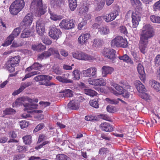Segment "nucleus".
Here are the masks:
<instances>
[{
  "label": "nucleus",
  "mask_w": 160,
  "mask_h": 160,
  "mask_svg": "<svg viewBox=\"0 0 160 160\" xmlns=\"http://www.w3.org/2000/svg\"><path fill=\"white\" fill-rule=\"evenodd\" d=\"M153 32L152 27L150 24H146L143 27L142 31L140 35L139 43V50L143 54L146 53L148 39L153 36Z\"/></svg>",
  "instance_id": "1"
},
{
  "label": "nucleus",
  "mask_w": 160,
  "mask_h": 160,
  "mask_svg": "<svg viewBox=\"0 0 160 160\" xmlns=\"http://www.w3.org/2000/svg\"><path fill=\"white\" fill-rule=\"evenodd\" d=\"M111 45L113 48H126L128 46V42L126 39L124 38L121 36H118L111 40Z\"/></svg>",
  "instance_id": "2"
},
{
  "label": "nucleus",
  "mask_w": 160,
  "mask_h": 160,
  "mask_svg": "<svg viewBox=\"0 0 160 160\" xmlns=\"http://www.w3.org/2000/svg\"><path fill=\"white\" fill-rule=\"evenodd\" d=\"M20 57L17 56L9 58L7 63V69L10 72H13L15 71V67L19 63Z\"/></svg>",
  "instance_id": "3"
},
{
  "label": "nucleus",
  "mask_w": 160,
  "mask_h": 160,
  "mask_svg": "<svg viewBox=\"0 0 160 160\" xmlns=\"http://www.w3.org/2000/svg\"><path fill=\"white\" fill-rule=\"evenodd\" d=\"M52 77L49 75H38L35 77L33 80L36 82L43 81L40 82L39 84L40 85H44L46 86H51L53 84L52 83H49L48 81L51 80Z\"/></svg>",
  "instance_id": "4"
},
{
  "label": "nucleus",
  "mask_w": 160,
  "mask_h": 160,
  "mask_svg": "<svg viewBox=\"0 0 160 160\" xmlns=\"http://www.w3.org/2000/svg\"><path fill=\"white\" fill-rule=\"evenodd\" d=\"M31 8L38 10V13L40 15L44 14L46 12V7L42 6V0H33L31 4Z\"/></svg>",
  "instance_id": "5"
},
{
  "label": "nucleus",
  "mask_w": 160,
  "mask_h": 160,
  "mask_svg": "<svg viewBox=\"0 0 160 160\" xmlns=\"http://www.w3.org/2000/svg\"><path fill=\"white\" fill-rule=\"evenodd\" d=\"M72 55L74 58L79 60L89 61L94 59L93 57L81 52L72 53Z\"/></svg>",
  "instance_id": "6"
},
{
  "label": "nucleus",
  "mask_w": 160,
  "mask_h": 160,
  "mask_svg": "<svg viewBox=\"0 0 160 160\" xmlns=\"http://www.w3.org/2000/svg\"><path fill=\"white\" fill-rule=\"evenodd\" d=\"M33 18V14L32 13H28L24 18L21 23L22 28L26 29L29 27L32 23Z\"/></svg>",
  "instance_id": "7"
},
{
  "label": "nucleus",
  "mask_w": 160,
  "mask_h": 160,
  "mask_svg": "<svg viewBox=\"0 0 160 160\" xmlns=\"http://www.w3.org/2000/svg\"><path fill=\"white\" fill-rule=\"evenodd\" d=\"M102 53L105 57L112 61H114L116 58V52L112 49H104Z\"/></svg>",
  "instance_id": "8"
},
{
  "label": "nucleus",
  "mask_w": 160,
  "mask_h": 160,
  "mask_svg": "<svg viewBox=\"0 0 160 160\" xmlns=\"http://www.w3.org/2000/svg\"><path fill=\"white\" fill-rule=\"evenodd\" d=\"M74 22L72 20L63 19L59 23V26L61 28L65 30H69L75 27Z\"/></svg>",
  "instance_id": "9"
},
{
  "label": "nucleus",
  "mask_w": 160,
  "mask_h": 160,
  "mask_svg": "<svg viewBox=\"0 0 160 160\" xmlns=\"http://www.w3.org/2000/svg\"><path fill=\"white\" fill-rule=\"evenodd\" d=\"M120 10L119 9L111 12L109 14L103 16V19L107 22H108L114 20L117 16L119 15Z\"/></svg>",
  "instance_id": "10"
},
{
  "label": "nucleus",
  "mask_w": 160,
  "mask_h": 160,
  "mask_svg": "<svg viewBox=\"0 0 160 160\" xmlns=\"http://www.w3.org/2000/svg\"><path fill=\"white\" fill-rule=\"evenodd\" d=\"M49 36L54 39H58L62 35V32L60 29L55 27L51 28L49 32Z\"/></svg>",
  "instance_id": "11"
},
{
  "label": "nucleus",
  "mask_w": 160,
  "mask_h": 160,
  "mask_svg": "<svg viewBox=\"0 0 160 160\" xmlns=\"http://www.w3.org/2000/svg\"><path fill=\"white\" fill-rule=\"evenodd\" d=\"M83 74L85 77H96L97 75V69L94 67H91L83 71Z\"/></svg>",
  "instance_id": "12"
},
{
  "label": "nucleus",
  "mask_w": 160,
  "mask_h": 160,
  "mask_svg": "<svg viewBox=\"0 0 160 160\" xmlns=\"http://www.w3.org/2000/svg\"><path fill=\"white\" fill-rule=\"evenodd\" d=\"M132 27L136 28L138 25L139 22L140 20V13L137 11L132 12Z\"/></svg>",
  "instance_id": "13"
},
{
  "label": "nucleus",
  "mask_w": 160,
  "mask_h": 160,
  "mask_svg": "<svg viewBox=\"0 0 160 160\" xmlns=\"http://www.w3.org/2000/svg\"><path fill=\"white\" fill-rule=\"evenodd\" d=\"M36 30L37 33L41 36H42L44 33V24L42 21L39 20L36 22Z\"/></svg>",
  "instance_id": "14"
},
{
  "label": "nucleus",
  "mask_w": 160,
  "mask_h": 160,
  "mask_svg": "<svg viewBox=\"0 0 160 160\" xmlns=\"http://www.w3.org/2000/svg\"><path fill=\"white\" fill-rule=\"evenodd\" d=\"M69 74L67 73L63 74L62 76H57L56 78L59 82L62 83H72L73 81L70 79H68Z\"/></svg>",
  "instance_id": "15"
},
{
  "label": "nucleus",
  "mask_w": 160,
  "mask_h": 160,
  "mask_svg": "<svg viewBox=\"0 0 160 160\" xmlns=\"http://www.w3.org/2000/svg\"><path fill=\"white\" fill-rule=\"evenodd\" d=\"M103 77H106L108 74H111L113 71V68L108 66H103L101 69Z\"/></svg>",
  "instance_id": "16"
},
{
  "label": "nucleus",
  "mask_w": 160,
  "mask_h": 160,
  "mask_svg": "<svg viewBox=\"0 0 160 160\" xmlns=\"http://www.w3.org/2000/svg\"><path fill=\"white\" fill-rule=\"evenodd\" d=\"M137 68L138 71L140 75L139 77L141 80L144 82L145 80V74L143 66L139 63L138 64Z\"/></svg>",
  "instance_id": "17"
},
{
  "label": "nucleus",
  "mask_w": 160,
  "mask_h": 160,
  "mask_svg": "<svg viewBox=\"0 0 160 160\" xmlns=\"http://www.w3.org/2000/svg\"><path fill=\"white\" fill-rule=\"evenodd\" d=\"M52 48H50L48 51H44L41 54L38 55V59L42 60L49 58L52 55Z\"/></svg>",
  "instance_id": "18"
},
{
  "label": "nucleus",
  "mask_w": 160,
  "mask_h": 160,
  "mask_svg": "<svg viewBox=\"0 0 160 160\" xmlns=\"http://www.w3.org/2000/svg\"><path fill=\"white\" fill-rule=\"evenodd\" d=\"M32 84V82H25L23 83H22L19 88L13 92L12 93V95H18L21 92H22L26 88L31 86Z\"/></svg>",
  "instance_id": "19"
},
{
  "label": "nucleus",
  "mask_w": 160,
  "mask_h": 160,
  "mask_svg": "<svg viewBox=\"0 0 160 160\" xmlns=\"http://www.w3.org/2000/svg\"><path fill=\"white\" fill-rule=\"evenodd\" d=\"M134 84L138 91L140 93L146 92L147 90L145 86L139 81H136L134 82Z\"/></svg>",
  "instance_id": "20"
},
{
  "label": "nucleus",
  "mask_w": 160,
  "mask_h": 160,
  "mask_svg": "<svg viewBox=\"0 0 160 160\" xmlns=\"http://www.w3.org/2000/svg\"><path fill=\"white\" fill-rule=\"evenodd\" d=\"M100 127L102 131L107 132H111L113 130L112 126L108 122L102 123L100 125Z\"/></svg>",
  "instance_id": "21"
},
{
  "label": "nucleus",
  "mask_w": 160,
  "mask_h": 160,
  "mask_svg": "<svg viewBox=\"0 0 160 160\" xmlns=\"http://www.w3.org/2000/svg\"><path fill=\"white\" fill-rule=\"evenodd\" d=\"M12 4L14 5V7L18 8L21 11L25 6L24 0H15Z\"/></svg>",
  "instance_id": "22"
},
{
  "label": "nucleus",
  "mask_w": 160,
  "mask_h": 160,
  "mask_svg": "<svg viewBox=\"0 0 160 160\" xmlns=\"http://www.w3.org/2000/svg\"><path fill=\"white\" fill-rule=\"evenodd\" d=\"M68 108L70 110H76L79 108L78 102L74 100L71 101L68 103Z\"/></svg>",
  "instance_id": "23"
},
{
  "label": "nucleus",
  "mask_w": 160,
  "mask_h": 160,
  "mask_svg": "<svg viewBox=\"0 0 160 160\" xmlns=\"http://www.w3.org/2000/svg\"><path fill=\"white\" fill-rule=\"evenodd\" d=\"M118 58L120 60H122L123 62L130 64H133V62L131 58L126 54H124L122 56L118 57Z\"/></svg>",
  "instance_id": "24"
},
{
  "label": "nucleus",
  "mask_w": 160,
  "mask_h": 160,
  "mask_svg": "<svg viewBox=\"0 0 160 160\" xmlns=\"http://www.w3.org/2000/svg\"><path fill=\"white\" fill-rule=\"evenodd\" d=\"M50 3L53 7H60L63 5V0H50Z\"/></svg>",
  "instance_id": "25"
},
{
  "label": "nucleus",
  "mask_w": 160,
  "mask_h": 160,
  "mask_svg": "<svg viewBox=\"0 0 160 160\" xmlns=\"http://www.w3.org/2000/svg\"><path fill=\"white\" fill-rule=\"evenodd\" d=\"M32 48L33 50L40 52L45 50L46 47V46L43 45L41 43H39L37 45H32Z\"/></svg>",
  "instance_id": "26"
},
{
  "label": "nucleus",
  "mask_w": 160,
  "mask_h": 160,
  "mask_svg": "<svg viewBox=\"0 0 160 160\" xmlns=\"http://www.w3.org/2000/svg\"><path fill=\"white\" fill-rule=\"evenodd\" d=\"M98 31L101 34L106 35L108 33L109 29L106 26H103L98 28Z\"/></svg>",
  "instance_id": "27"
},
{
  "label": "nucleus",
  "mask_w": 160,
  "mask_h": 160,
  "mask_svg": "<svg viewBox=\"0 0 160 160\" xmlns=\"http://www.w3.org/2000/svg\"><path fill=\"white\" fill-rule=\"evenodd\" d=\"M102 40L99 38L94 39L92 45L93 47L98 48L102 45Z\"/></svg>",
  "instance_id": "28"
},
{
  "label": "nucleus",
  "mask_w": 160,
  "mask_h": 160,
  "mask_svg": "<svg viewBox=\"0 0 160 160\" xmlns=\"http://www.w3.org/2000/svg\"><path fill=\"white\" fill-rule=\"evenodd\" d=\"M151 86L156 91H160V83L157 81L152 80L151 81Z\"/></svg>",
  "instance_id": "29"
},
{
  "label": "nucleus",
  "mask_w": 160,
  "mask_h": 160,
  "mask_svg": "<svg viewBox=\"0 0 160 160\" xmlns=\"http://www.w3.org/2000/svg\"><path fill=\"white\" fill-rule=\"evenodd\" d=\"M31 33V31L30 29H25L22 31L20 37L22 38H28L30 36Z\"/></svg>",
  "instance_id": "30"
},
{
  "label": "nucleus",
  "mask_w": 160,
  "mask_h": 160,
  "mask_svg": "<svg viewBox=\"0 0 160 160\" xmlns=\"http://www.w3.org/2000/svg\"><path fill=\"white\" fill-rule=\"evenodd\" d=\"M10 12L12 14L17 15L21 10L18 8L14 7V5L12 4L9 8Z\"/></svg>",
  "instance_id": "31"
},
{
  "label": "nucleus",
  "mask_w": 160,
  "mask_h": 160,
  "mask_svg": "<svg viewBox=\"0 0 160 160\" xmlns=\"http://www.w3.org/2000/svg\"><path fill=\"white\" fill-rule=\"evenodd\" d=\"M98 98L90 100L89 104L90 106L95 108H98L99 104L98 103Z\"/></svg>",
  "instance_id": "32"
},
{
  "label": "nucleus",
  "mask_w": 160,
  "mask_h": 160,
  "mask_svg": "<svg viewBox=\"0 0 160 160\" xmlns=\"http://www.w3.org/2000/svg\"><path fill=\"white\" fill-rule=\"evenodd\" d=\"M24 106L26 108L24 109V110H30L31 108H37L38 105L36 104L30 103H27L23 104Z\"/></svg>",
  "instance_id": "33"
},
{
  "label": "nucleus",
  "mask_w": 160,
  "mask_h": 160,
  "mask_svg": "<svg viewBox=\"0 0 160 160\" xmlns=\"http://www.w3.org/2000/svg\"><path fill=\"white\" fill-rule=\"evenodd\" d=\"M56 158L58 160H71V159L69 157L63 154L57 155L56 156Z\"/></svg>",
  "instance_id": "34"
},
{
  "label": "nucleus",
  "mask_w": 160,
  "mask_h": 160,
  "mask_svg": "<svg viewBox=\"0 0 160 160\" xmlns=\"http://www.w3.org/2000/svg\"><path fill=\"white\" fill-rule=\"evenodd\" d=\"M69 6L72 11H74L77 7V0H70Z\"/></svg>",
  "instance_id": "35"
},
{
  "label": "nucleus",
  "mask_w": 160,
  "mask_h": 160,
  "mask_svg": "<svg viewBox=\"0 0 160 160\" xmlns=\"http://www.w3.org/2000/svg\"><path fill=\"white\" fill-rule=\"evenodd\" d=\"M84 93L85 94L92 97H93L97 94V93L96 91L89 89H85Z\"/></svg>",
  "instance_id": "36"
},
{
  "label": "nucleus",
  "mask_w": 160,
  "mask_h": 160,
  "mask_svg": "<svg viewBox=\"0 0 160 160\" xmlns=\"http://www.w3.org/2000/svg\"><path fill=\"white\" fill-rule=\"evenodd\" d=\"M24 98L22 97L17 99L15 101L12 103V106L14 108L17 107L18 105H20L24 102Z\"/></svg>",
  "instance_id": "37"
},
{
  "label": "nucleus",
  "mask_w": 160,
  "mask_h": 160,
  "mask_svg": "<svg viewBox=\"0 0 160 160\" xmlns=\"http://www.w3.org/2000/svg\"><path fill=\"white\" fill-rule=\"evenodd\" d=\"M22 139L25 144L29 145L32 142V136L30 135L24 136L23 137Z\"/></svg>",
  "instance_id": "38"
},
{
  "label": "nucleus",
  "mask_w": 160,
  "mask_h": 160,
  "mask_svg": "<svg viewBox=\"0 0 160 160\" xmlns=\"http://www.w3.org/2000/svg\"><path fill=\"white\" fill-rule=\"evenodd\" d=\"M95 86H105L106 83L104 80L102 78L95 79Z\"/></svg>",
  "instance_id": "39"
},
{
  "label": "nucleus",
  "mask_w": 160,
  "mask_h": 160,
  "mask_svg": "<svg viewBox=\"0 0 160 160\" xmlns=\"http://www.w3.org/2000/svg\"><path fill=\"white\" fill-rule=\"evenodd\" d=\"M49 12L51 15L50 18L55 21L59 20L62 18V17L61 15H57L56 14H54L52 13L51 11H49Z\"/></svg>",
  "instance_id": "40"
},
{
  "label": "nucleus",
  "mask_w": 160,
  "mask_h": 160,
  "mask_svg": "<svg viewBox=\"0 0 160 160\" xmlns=\"http://www.w3.org/2000/svg\"><path fill=\"white\" fill-rule=\"evenodd\" d=\"M20 32V28H17L14 29L12 32V33L9 35L13 38L14 39L15 38L17 37L19 34Z\"/></svg>",
  "instance_id": "41"
},
{
  "label": "nucleus",
  "mask_w": 160,
  "mask_h": 160,
  "mask_svg": "<svg viewBox=\"0 0 160 160\" xmlns=\"http://www.w3.org/2000/svg\"><path fill=\"white\" fill-rule=\"evenodd\" d=\"M40 72L38 71H34L33 72H31L30 73H27L26 74L25 76L22 79V81L25 80L27 78H29L34 75L38 74H39Z\"/></svg>",
  "instance_id": "42"
},
{
  "label": "nucleus",
  "mask_w": 160,
  "mask_h": 160,
  "mask_svg": "<svg viewBox=\"0 0 160 160\" xmlns=\"http://www.w3.org/2000/svg\"><path fill=\"white\" fill-rule=\"evenodd\" d=\"M14 40L13 38L11 37V36L9 35L7 37L5 42L2 44L3 46H7L11 44L12 41Z\"/></svg>",
  "instance_id": "43"
},
{
  "label": "nucleus",
  "mask_w": 160,
  "mask_h": 160,
  "mask_svg": "<svg viewBox=\"0 0 160 160\" xmlns=\"http://www.w3.org/2000/svg\"><path fill=\"white\" fill-rule=\"evenodd\" d=\"M63 92L64 97H71L73 95L72 91L70 89H66L63 90Z\"/></svg>",
  "instance_id": "44"
},
{
  "label": "nucleus",
  "mask_w": 160,
  "mask_h": 160,
  "mask_svg": "<svg viewBox=\"0 0 160 160\" xmlns=\"http://www.w3.org/2000/svg\"><path fill=\"white\" fill-rule=\"evenodd\" d=\"M88 7L85 5H82L81 6L79 9V12L80 14H83L84 13L87 12L88 11Z\"/></svg>",
  "instance_id": "45"
},
{
  "label": "nucleus",
  "mask_w": 160,
  "mask_h": 160,
  "mask_svg": "<svg viewBox=\"0 0 160 160\" xmlns=\"http://www.w3.org/2000/svg\"><path fill=\"white\" fill-rule=\"evenodd\" d=\"M52 70L57 75H61L62 73L61 69L57 66H53L52 68Z\"/></svg>",
  "instance_id": "46"
},
{
  "label": "nucleus",
  "mask_w": 160,
  "mask_h": 160,
  "mask_svg": "<svg viewBox=\"0 0 160 160\" xmlns=\"http://www.w3.org/2000/svg\"><path fill=\"white\" fill-rule=\"evenodd\" d=\"M80 71L76 69L72 72L73 78L75 80H78L80 78Z\"/></svg>",
  "instance_id": "47"
},
{
  "label": "nucleus",
  "mask_w": 160,
  "mask_h": 160,
  "mask_svg": "<svg viewBox=\"0 0 160 160\" xmlns=\"http://www.w3.org/2000/svg\"><path fill=\"white\" fill-rule=\"evenodd\" d=\"M15 112V110L11 108H7L3 111L4 114L5 115L12 114Z\"/></svg>",
  "instance_id": "48"
},
{
  "label": "nucleus",
  "mask_w": 160,
  "mask_h": 160,
  "mask_svg": "<svg viewBox=\"0 0 160 160\" xmlns=\"http://www.w3.org/2000/svg\"><path fill=\"white\" fill-rule=\"evenodd\" d=\"M151 21L155 23H160V17L155 15H152L150 17Z\"/></svg>",
  "instance_id": "49"
},
{
  "label": "nucleus",
  "mask_w": 160,
  "mask_h": 160,
  "mask_svg": "<svg viewBox=\"0 0 160 160\" xmlns=\"http://www.w3.org/2000/svg\"><path fill=\"white\" fill-rule=\"evenodd\" d=\"M119 83L122 85L123 88L127 89H131V86H130L128 83L126 81H121Z\"/></svg>",
  "instance_id": "50"
},
{
  "label": "nucleus",
  "mask_w": 160,
  "mask_h": 160,
  "mask_svg": "<svg viewBox=\"0 0 160 160\" xmlns=\"http://www.w3.org/2000/svg\"><path fill=\"white\" fill-rule=\"evenodd\" d=\"M31 67L33 70H40L42 67V66L38 62H34L32 66Z\"/></svg>",
  "instance_id": "51"
},
{
  "label": "nucleus",
  "mask_w": 160,
  "mask_h": 160,
  "mask_svg": "<svg viewBox=\"0 0 160 160\" xmlns=\"http://www.w3.org/2000/svg\"><path fill=\"white\" fill-rule=\"evenodd\" d=\"M52 54H54L55 58L61 59L60 55L58 50L54 48H52Z\"/></svg>",
  "instance_id": "52"
},
{
  "label": "nucleus",
  "mask_w": 160,
  "mask_h": 160,
  "mask_svg": "<svg viewBox=\"0 0 160 160\" xmlns=\"http://www.w3.org/2000/svg\"><path fill=\"white\" fill-rule=\"evenodd\" d=\"M83 35H81L78 39V43L82 45L86 44L87 42L83 38Z\"/></svg>",
  "instance_id": "53"
},
{
  "label": "nucleus",
  "mask_w": 160,
  "mask_h": 160,
  "mask_svg": "<svg viewBox=\"0 0 160 160\" xmlns=\"http://www.w3.org/2000/svg\"><path fill=\"white\" fill-rule=\"evenodd\" d=\"M153 10L155 11H160V0L155 2L153 6Z\"/></svg>",
  "instance_id": "54"
},
{
  "label": "nucleus",
  "mask_w": 160,
  "mask_h": 160,
  "mask_svg": "<svg viewBox=\"0 0 160 160\" xmlns=\"http://www.w3.org/2000/svg\"><path fill=\"white\" fill-rule=\"evenodd\" d=\"M109 152V150L108 148H106L103 147L99 150L98 153L101 155L106 154L108 153Z\"/></svg>",
  "instance_id": "55"
},
{
  "label": "nucleus",
  "mask_w": 160,
  "mask_h": 160,
  "mask_svg": "<svg viewBox=\"0 0 160 160\" xmlns=\"http://www.w3.org/2000/svg\"><path fill=\"white\" fill-rule=\"evenodd\" d=\"M155 65L158 67L160 65V54L157 55L154 59Z\"/></svg>",
  "instance_id": "56"
},
{
  "label": "nucleus",
  "mask_w": 160,
  "mask_h": 160,
  "mask_svg": "<svg viewBox=\"0 0 160 160\" xmlns=\"http://www.w3.org/2000/svg\"><path fill=\"white\" fill-rule=\"evenodd\" d=\"M122 96L125 98L128 99V98L130 96V93L127 90L124 89L123 91L121 93Z\"/></svg>",
  "instance_id": "57"
},
{
  "label": "nucleus",
  "mask_w": 160,
  "mask_h": 160,
  "mask_svg": "<svg viewBox=\"0 0 160 160\" xmlns=\"http://www.w3.org/2000/svg\"><path fill=\"white\" fill-rule=\"evenodd\" d=\"M25 157L24 154H19L16 155L13 157V160H20Z\"/></svg>",
  "instance_id": "58"
},
{
  "label": "nucleus",
  "mask_w": 160,
  "mask_h": 160,
  "mask_svg": "<svg viewBox=\"0 0 160 160\" xmlns=\"http://www.w3.org/2000/svg\"><path fill=\"white\" fill-rule=\"evenodd\" d=\"M113 86L116 90L118 91L119 92L121 93L123 91L124 89L122 86H120L117 84H113Z\"/></svg>",
  "instance_id": "59"
},
{
  "label": "nucleus",
  "mask_w": 160,
  "mask_h": 160,
  "mask_svg": "<svg viewBox=\"0 0 160 160\" xmlns=\"http://www.w3.org/2000/svg\"><path fill=\"white\" fill-rule=\"evenodd\" d=\"M119 28V30L121 33L126 35H127L128 34V32L127 29L125 26H121Z\"/></svg>",
  "instance_id": "60"
},
{
  "label": "nucleus",
  "mask_w": 160,
  "mask_h": 160,
  "mask_svg": "<svg viewBox=\"0 0 160 160\" xmlns=\"http://www.w3.org/2000/svg\"><path fill=\"white\" fill-rule=\"evenodd\" d=\"M19 123L20 126L22 129L27 128L28 125V122H27L25 120L20 122Z\"/></svg>",
  "instance_id": "61"
},
{
  "label": "nucleus",
  "mask_w": 160,
  "mask_h": 160,
  "mask_svg": "<svg viewBox=\"0 0 160 160\" xmlns=\"http://www.w3.org/2000/svg\"><path fill=\"white\" fill-rule=\"evenodd\" d=\"M106 101L111 104H116L118 103L119 102L117 99H112L107 98L105 99Z\"/></svg>",
  "instance_id": "62"
},
{
  "label": "nucleus",
  "mask_w": 160,
  "mask_h": 160,
  "mask_svg": "<svg viewBox=\"0 0 160 160\" xmlns=\"http://www.w3.org/2000/svg\"><path fill=\"white\" fill-rule=\"evenodd\" d=\"M44 124L41 123L38 125L33 130L34 132H36L42 129L44 127Z\"/></svg>",
  "instance_id": "63"
},
{
  "label": "nucleus",
  "mask_w": 160,
  "mask_h": 160,
  "mask_svg": "<svg viewBox=\"0 0 160 160\" xmlns=\"http://www.w3.org/2000/svg\"><path fill=\"white\" fill-rule=\"evenodd\" d=\"M87 24V22L85 20H83L79 23L78 25V28L79 30H81L83 27L85 26Z\"/></svg>",
  "instance_id": "64"
}]
</instances>
